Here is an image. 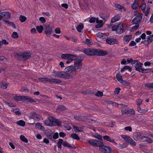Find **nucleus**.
Wrapping results in <instances>:
<instances>
[{
  "label": "nucleus",
  "instance_id": "53",
  "mask_svg": "<svg viewBox=\"0 0 153 153\" xmlns=\"http://www.w3.org/2000/svg\"><path fill=\"white\" fill-rule=\"evenodd\" d=\"M145 86L148 88H153V83H149L145 84Z\"/></svg>",
  "mask_w": 153,
  "mask_h": 153
},
{
  "label": "nucleus",
  "instance_id": "60",
  "mask_svg": "<svg viewBox=\"0 0 153 153\" xmlns=\"http://www.w3.org/2000/svg\"><path fill=\"white\" fill-rule=\"evenodd\" d=\"M143 102V100L140 99H138L137 101V104L138 106H140Z\"/></svg>",
  "mask_w": 153,
  "mask_h": 153
},
{
  "label": "nucleus",
  "instance_id": "14",
  "mask_svg": "<svg viewBox=\"0 0 153 153\" xmlns=\"http://www.w3.org/2000/svg\"><path fill=\"white\" fill-rule=\"evenodd\" d=\"M121 13H118L111 18V23H113L116 22L118 21L121 19Z\"/></svg>",
  "mask_w": 153,
  "mask_h": 153
},
{
  "label": "nucleus",
  "instance_id": "22",
  "mask_svg": "<svg viewBox=\"0 0 153 153\" xmlns=\"http://www.w3.org/2000/svg\"><path fill=\"white\" fill-rule=\"evenodd\" d=\"M142 136V134L140 132H135L133 134V138L135 140H137Z\"/></svg>",
  "mask_w": 153,
  "mask_h": 153
},
{
  "label": "nucleus",
  "instance_id": "28",
  "mask_svg": "<svg viewBox=\"0 0 153 153\" xmlns=\"http://www.w3.org/2000/svg\"><path fill=\"white\" fill-rule=\"evenodd\" d=\"M121 137L123 139L128 143L131 139V138L127 135H122Z\"/></svg>",
  "mask_w": 153,
  "mask_h": 153
},
{
  "label": "nucleus",
  "instance_id": "46",
  "mask_svg": "<svg viewBox=\"0 0 153 153\" xmlns=\"http://www.w3.org/2000/svg\"><path fill=\"white\" fill-rule=\"evenodd\" d=\"M146 39L147 41L149 43H151L153 41V38L151 35L147 36Z\"/></svg>",
  "mask_w": 153,
  "mask_h": 153
},
{
  "label": "nucleus",
  "instance_id": "5",
  "mask_svg": "<svg viewBox=\"0 0 153 153\" xmlns=\"http://www.w3.org/2000/svg\"><path fill=\"white\" fill-rule=\"evenodd\" d=\"M88 143L91 145L97 147H100L103 144V143L95 140L91 139L88 140Z\"/></svg>",
  "mask_w": 153,
  "mask_h": 153
},
{
  "label": "nucleus",
  "instance_id": "1",
  "mask_svg": "<svg viewBox=\"0 0 153 153\" xmlns=\"http://www.w3.org/2000/svg\"><path fill=\"white\" fill-rule=\"evenodd\" d=\"M31 54L30 53L23 52L16 54L15 57L19 60H26L29 58Z\"/></svg>",
  "mask_w": 153,
  "mask_h": 153
},
{
  "label": "nucleus",
  "instance_id": "57",
  "mask_svg": "<svg viewBox=\"0 0 153 153\" xmlns=\"http://www.w3.org/2000/svg\"><path fill=\"white\" fill-rule=\"evenodd\" d=\"M38 80L40 82L45 83V77L39 78L38 79Z\"/></svg>",
  "mask_w": 153,
  "mask_h": 153
},
{
  "label": "nucleus",
  "instance_id": "62",
  "mask_svg": "<svg viewBox=\"0 0 153 153\" xmlns=\"http://www.w3.org/2000/svg\"><path fill=\"white\" fill-rule=\"evenodd\" d=\"M94 137L100 140H102V136L99 134H95L94 135Z\"/></svg>",
  "mask_w": 153,
  "mask_h": 153
},
{
  "label": "nucleus",
  "instance_id": "51",
  "mask_svg": "<svg viewBox=\"0 0 153 153\" xmlns=\"http://www.w3.org/2000/svg\"><path fill=\"white\" fill-rule=\"evenodd\" d=\"M115 7L117 9L119 10L122 9L123 8H124V7L123 6H121L120 4H115Z\"/></svg>",
  "mask_w": 153,
  "mask_h": 153
},
{
  "label": "nucleus",
  "instance_id": "54",
  "mask_svg": "<svg viewBox=\"0 0 153 153\" xmlns=\"http://www.w3.org/2000/svg\"><path fill=\"white\" fill-rule=\"evenodd\" d=\"M12 36L15 39H16L19 37L18 35L17 32H13L12 34Z\"/></svg>",
  "mask_w": 153,
  "mask_h": 153
},
{
  "label": "nucleus",
  "instance_id": "40",
  "mask_svg": "<svg viewBox=\"0 0 153 153\" xmlns=\"http://www.w3.org/2000/svg\"><path fill=\"white\" fill-rule=\"evenodd\" d=\"M44 29L43 26L42 25L39 26H37L36 27V29L37 31L39 33H41L42 32Z\"/></svg>",
  "mask_w": 153,
  "mask_h": 153
},
{
  "label": "nucleus",
  "instance_id": "4",
  "mask_svg": "<svg viewBox=\"0 0 153 153\" xmlns=\"http://www.w3.org/2000/svg\"><path fill=\"white\" fill-rule=\"evenodd\" d=\"M96 51V49L86 48L83 50V52L88 56H95L97 54Z\"/></svg>",
  "mask_w": 153,
  "mask_h": 153
},
{
  "label": "nucleus",
  "instance_id": "9",
  "mask_svg": "<svg viewBox=\"0 0 153 153\" xmlns=\"http://www.w3.org/2000/svg\"><path fill=\"white\" fill-rule=\"evenodd\" d=\"M45 83L49 82L50 83H56L59 84L62 82V81L59 79H53L48 78L47 77H45Z\"/></svg>",
  "mask_w": 153,
  "mask_h": 153
},
{
  "label": "nucleus",
  "instance_id": "12",
  "mask_svg": "<svg viewBox=\"0 0 153 153\" xmlns=\"http://www.w3.org/2000/svg\"><path fill=\"white\" fill-rule=\"evenodd\" d=\"M106 42L110 45L114 44H117L119 43L118 41L116 39L113 38H108L106 40Z\"/></svg>",
  "mask_w": 153,
  "mask_h": 153
},
{
  "label": "nucleus",
  "instance_id": "36",
  "mask_svg": "<svg viewBox=\"0 0 153 153\" xmlns=\"http://www.w3.org/2000/svg\"><path fill=\"white\" fill-rule=\"evenodd\" d=\"M23 96H16L14 97V99L16 101H22Z\"/></svg>",
  "mask_w": 153,
  "mask_h": 153
},
{
  "label": "nucleus",
  "instance_id": "34",
  "mask_svg": "<svg viewBox=\"0 0 153 153\" xmlns=\"http://www.w3.org/2000/svg\"><path fill=\"white\" fill-rule=\"evenodd\" d=\"M137 110L139 112L142 113H145L148 111L147 109L141 108L140 106L137 107Z\"/></svg>",
  "mask_w": 153,
  "mask_h": 153
},
{
  "label": "nucleus",
  "instance_id": "15",
  "mask_svg": "<svg viewBox=\"0 0 153 153\" xmlns=\"http://www.w3.org/2000/svg\"><path fill=\"white\" fill-rule=\"evenodd\" d=\"M60 77L66 79H71L73 78V76L65 71H62V73H61Z\"/></svg>",
  "mask_w": 153,
  "mask_h": 153
},
{
  "label": "nucleus",
  "instance_id": "38",
  "mask_svg": "<svg viewBox=\"0 0 153 153\" xmlns=\"http://www.w3.org/2000/svg\"><path fill=\"white\" fill-rule=\"evenodd\" d=\"M66 109L65 106L62 105H59L57 108V109L60 111H64Z\"/></svg>",
  "mask_w": 153,
  "mask_h": 153
},
{
  "label": "nucleus",
  "instance_id": "11",
  "mask_svg": "<svg viewBox=\"0 0 153 153\" xmlns=\"http://www.w3.org/2000/svg\"><path fill=\"white\" fill-rule=\"evenodd\" d=\"M65 72L69 73V74L72 73L74 75L76 74V72L75 71L74 68V66H70L67 67L65 69Z\"/></svg>",
  "mask_w": 153,
  "mask_h": 153
},
{
  "label": "nucleus",
  "instance_id": "56",
  "mask_svg": "<svg viewBox=\"0 0 153 153\" xmlns=\"http://www.w3.org/2000/svg\"><path fill=\"white\" fill-rule=\"evenodd\" d=\"M59 137V134L58 133L56 132L52 136V138L53 139H56Z\"/></svg>",
  "mask_w": 153,
  "mask_h": 153
},
{
  "label": "nucleus",
  "instance_id": "41",
  "mask_svg": "<svg viewBox=\"0 0 153 153\" xmlns=\"http://www.w3.org/2000/svg\"><path fill=\"white\" fill-rule=\"evenodd\" d=\"M63 140L62 139H60L59 140V141L57 142V147L59 149H61L62 148V144Z\"/></svg>",
  "mask_w": 153,
  "mask_h": 153
},
{
  "label": "nucleus",
  "instance_id": "18",
  "mask_svg": "<svg viewBox=\"0 0 153 153\" xmlns=\"http://www.w3.org/2000/svg\"><path fill=\"white\" fill-rule=\"evenodd\" d=\"M96 56H104L108 54V52L105 51L96 49Z\"/></svg>",
  "mask_w": 153,
  "mask_h": 153
},
{
  "label": "nucleus",
  "instance_id": "23",
  "mask_svg": "<svg viewBox=\"0 0 153 153\" xmlns=\"http://www.w3.org/2000/svg\"><path fill=\"white\" fill-rule=\"evenodd\" d=\"M53 124L54 126H61L62 124V122L59 120L56 119L53 117Z\"/></svg>",
  "mask_w": 153,
  "mask_h": 153
},
{
  "label": "nucleus",
  "instance_id": "17",
  "mask_svg": "<svg viewBox=\"0 0 153 153\" xmlns=\"http://www.w3.org/2000/svg\"><path fill=\"white\" fill-rule=\"evenodd\" d=\"M123 25L120 23L117 25L116 33L118 34H121L123 32Z\"/></svg>",
  "mask_w": 153,
  "mask_h": 153
},
{
  "label": "nucleus",
  "instance_id": "58",
  "mask_svg": "<svg viewBox=\"0 0 153 153\" xmlns=\"http://www.w3.org/2000/svg\"><path fill=\"white\" fill-rule=\"evenodd\" d=\"M39 20L43 24L45 23L46 22L45 19L43 17H40Z\"/></svg>",
  "mask_w": 153,
  "mask_h": 153
},
{
  "label": "nucleus",
  "instance_id": "55",
  "mask_svg": "<svg viewBox=\"0 0 153 153\" xmlns=\"http://www.w3.org/2000/svg\"><path fill=\"white\" fill-rule=\"evenodd\" d=\"M120 88H117L115 89L114 93L116 94H118L120 92Z\"/></svg>",
  "mask_w": 153,
  "mask_h": 153
},
{
  "label": "nucleus",
  "instance_id": "25",
  "mask_svg": "<svg viewBox=\"0 0 153 153\" xmlns=\"http://www.w3.org/2000/svg\"><path fill=\"white\" fill-rule=\"evenodd\" d=\"M103 138L104 140H105L112 143H114L116 144H117V143L115 142V141L114 139H112L111 138L107 135H105L103 136Z\"/></svg>",
  "mask_w": 153,
  "mask_h": 153
},
{
  "label": "nucleus",
  "instance_id": "32",
  "mask_svg": "<svg viewBox=\"0 0 153 153\" xmlns=\"http://www.w3.org/2000/svg\"><path fill=\"white\" fill-rule=\"evenodd\" d=\"M83 117V118L84 120L83 121H85L91 123L92 122H93L94 123H95L96 122V121L92 119H88V117L87 116H84Z\"/></svg>",
  "mask_w": 153,
  "mask_h": 153
},
{
  "label": "nucleus",
  "instance_id": "33",
  "mask_svg": "<svg viewBox=\"0 0 153 153\" xmlns=\"http://www.w3.org/2000/svg\"><path fill=\"white\" fill-rule=\"evenodd\" d=\"M84 27V25L80 23L76 27V29L79 32H81V30Z\"/></svg>",
  "mask_w": 153,
  "mask_h": 153
},
{
  "label": "nucleus",
  "instance_id": "13",
  "mask_svg": "<svg viewBox=\"0 0 153 153\" xmlns=\"http://www.w3.org/2000/svg\"><path fill=\"white\" fill-rule=\"evenodd\" d=\"M30 118L36 120H39L40 119L42 116L41 115L36 114L35 112H33L30 114Z\"/></svg>",
  "mask_w": 153,
  "mask_h": 153
},
{
  "label": "nucleus",
  "instance_id": "61",
  "mask_svg": "<svg viewBox=\"0 0 153 153\" xmlns=\"http://www.w3.org/2000/svg\"><path fill=\"white\" fill-rule=\"evenodd\" d=\"M7 83H2L1 85V88L4 89H6L7 87Z\"/></svg>",
  "mask_w": 153,
  "mask_h": 153
},
{
  "label": "nucleus",
  "instance_id": "39",
  "mask_svg": "<svg viewBox=\"0 0 153 153\" xmlns=\"http://www.w3.org/2000/svg\"><path fill=\"white\" fill-rule=\"evenodd\" d=\"M116 78L117 80L120 82L123 79L122 76L120 74L117 73L116 75Z\"/></svg>",
  "mask_w": 153,
  "mask_h": 153
},
{
  "label": "nucleus",
  "instance_id": "21",
  "mask_svg": "<svg viewBox=\"0 0 153 153\" xmlns=\"http://www.w3.org/2000/svg\"><path fill=\"white\" fill-rule=\"evenodd\" d=\"M140 139L143 142H147L149 143H151L153 142L151 138L144 136H142L141 137Z\"/></svg>",
  "mask_w": 153,
  "mask_h": 153
},
{
  "label": "nucleus",
  "instance_id": "49",
  "mask_svg": "<svg viewBox=\"0 0 153 153\" xmlns=\"http://www.w3.org/2000/svg\"><path fill=\"white\" fill-rule=\"evenodd\" d=\"M152 70L151 69H143L142 70H141V72L143 73H148L150 72Z\"/></svg>",
  "mask_w": 153,
  "mask_h": 153
},
{
  "label": "nucleus",
  "instance_id": "52",
  "mask_svg": "<svg viewBox=\"0 0 153 153\" xmlns=\"http://www.w3.org/2000/svg\"><path fill=\"white\" fill-rule=\"evenodd\" d=\"M19 91H25L27 92V93H28L29 92L28 89L26 87H22L20 90Z\"/></svg>",
  "mask_w": 153,
  "mask_h": 153
},
{
  "label": "nucleus",
  "instance_id": "64",
  "mask_svg": "<svg viewBox=\"0 0 153 153\" xmlns=\"http://www.w3.org/2000/svg\"><path fill=\"white\" fill-rule=\"evenodd\" d=\"M129 143L134 146H135L136 145V142L134 141L133 140L132 138L130 140V141L129 142Z\"/></svg>",
  "mask_w": 153,
  "mask_h": 153
},
{
  "label": "nucleus",
  "instance_id": "7",
  "mask_svg": "<svg viewBox=\"0 0 153 153\" xmlns=\"http://www.w3.org/2000/svg\"><path fill=\"white\" fill-rule=\"evenodd\" d=\"M140 7L143 11V13H144L145 15L146 16H147L149 14L150 10L149 7L148 6L146 8V10H145L146 4L145 2H143L142 4Z\"/></svg>",
  "mask_w": 153,
  "mask_h": 153
},
{
  "label": "nucleus",
  "instance_id": "47",
  "mask_svg": "<svg viewBox=\"0 0 153 153\" xmlns=\"http://www.w3.org/2000/svg\"><path fill=\"white\" fill-rule=\"evenodd\" d=\"M20 138L21 140L27 143L28 142L27 139L23 135H21L20 136Z\"/></svg>",
  "mask_w": 153,
  "mask_h": 153
},
{
  "label": "nucleus",
  "instance_id": "44",
  "mask_svg": "<svg viewBox=\"0 0 153 153\" xmlns=\"http://www.w3.org/2000/svg\"><path fill=\"white\" fill-rule=\"evenodd\" d=\"M16 124L19 126H24L25 125V122L22 120H20L17 122Z\"/></svg>",
  "mask_w": 153,
  "mask_h": 153
},
{
  "label": "nucleus",
  "instance_id": "37",
  "mask_svg": "<svg viewBox=\"0 0 153 153\" xmlns=\"http://www.w3.org/2000/svg\"><path fill=\"white\" fill-rule=\"evenodd\" d=\"M36 126L38 128L42 131H44L45 129V128L42 126L41 124L39 123H37L36 124Z\"/></svg>",
  "mask_w": 153,
  "mask_h": 153
},
{
  "label": "nucleus",
  "instance_id": "3",
  "mask_svg": "<svg viewBox=\"0 0 153 153\" xmlns=\"http://www.w3.org/2000/svg\"><path fill=\"white\" fill-rule=\"evenodd\" d=\"M61 58L65 59H70L74 60L77 59V56L75 55L68 54H62L61 55Z\"/></svg>",
  "mask_w": 153,
  "mask_h": 153
},
{
  "label": "nucleus",
  "instance_id": "48",
  "mask_svg": "<svg viewBox=\"0 0 153 153\" xmlns=\"http://www.w3.org/2000/svg\"><path fill=\"white\" fill-rule=\"evenodd\" d=\"M83 117H81V116H76L74 117V118L78 120L79 121H83Z\"/></svg>",
  "mask_w": 153,
  "mask_h": 153
},
{
  "label": "nucleus",
  "instance_id": "31",
  "mask_svg": "<svg viewBox=\"0 0 153 153\" xmlns=\"http://www.w3.org/2000/svg\"><path fill=\"white\" fill-rule=\"evenodd\" d=\"M97 35L98 37L102 39H105L106 36L105 34L101 32H98Z\"/></svg>",
  "mask_w": 153,
  "mask_h": 153
},
{
  "label": "nucleus",
  "instance_id": "27",
  "mask_svg": "<svg viewBox=\"0 0 153 153\" xmlns=\"http://www.w3.org/2000/svg\"><path fill=\"white\" fill-rule=\"evenodd\" d=\"M3 21L5 22V23L7 25L10 26H12L13 28H15L16 26L12 22H10L8 20H3Z\"/></svg>",
  "mask_w": 153,
  "mask_h": 153
},
{
  "label": "nucleus",
  "instance_id": "29",
  "mask_svg": "<svg viewBox=\"0 0 153 153\" xmlns=\"http://www.w3.org/2000/svg\"><path fill=\"white\" fill-rule=\"evenodd\" d=\"M62 73V71H55L52 73V75L55 77H60L61 73Z\"/></svg>",
  "mask_w": 153,
  "mask_h": 153
},
{
  "label": "nucleus",
  "instance_id": "59",
  "mask_svg": "<svg viewBox=\"0 0 153 153\" xmlns=\"http://www.w3.org/2000/svg\"><path fill=\"white\" fill-rule=\"evenodd\" d=\"M95 95L97 96L101 97L103 95V93L102 92L98 91L95 94Z\"/></svg>",
  "mask_w": 153,
  "mask_h": 153
},
{
  "label": "nucleus",
  "instance_id": "35",
  "mask_svg": "<svg viewBox=\"0 0 153 153\" xmlns=\"http://www.w3.org/2000/svg\"><path fill=\"white\" fill-rule=\"evenodd\" d=\"M96 21L97 23L99 22L98 18L96 19L95 18L92 17L89 20V22L90 23H93L95 22Z\"/></svg>",
  "mask_w": 153,
  "mask_h": 153
},
{
  "label": "nucleus",
  "instance_id": "42",
  "mask_svg": "<svg viewBox=\"0 0 153 153\" xmlns=\"http://www.w3.org/2000/svg\"><path fill=\"white\" fill-rule=\"evenodd\" d=\"M73 128L76 132H78L82 131V128L80 127H78L75 126H73Z\"/></svg>",
  "mask_w": 153,
  "mask_h": 153
},
{
  "label": "nucleus",
  "instance_id": "19",
  "mask_svg": "<svg viewBox=\"0 0 153 153\" xmlns=\"http://www.w3.org/2000/svg\"><path fill=\"white\" fill-rule=\"evenodd\" d=\"M143 66V64L140 62H137L136 65L135 66V70L137 71L141 72V70L143 68L142 66Z\"/></svg>",
  "mask_w": 153,
  "mask_h": 153
},
{
  "label": "nucleus",
  "instance_id": "2",
  "mask_svg": "<svg viewBox=\"0 0 153 153\" xmlns=\"http://www.w3.org/2000/svg\"><path fill=\"white\" fill-rule=\"evenodd\" d=\"M74 62V71L76 72V70H80L82 67V62L83 60L82 59H77Z\"/></svg>",
  "mask_w": 153,
  "mask_h": 153
},
{
  "label": "nucleus",
  "instance_id": "63",
  "mask_svg": "<svg viewBox=\"0 0 153 153\" xmlns=\"http://www.w3.org/2000/svg\"><path fill=\"white\" fill-rule=\"evenodd\" d=\"M135 25L132 28V30H136L139 27V24H137Z\"/></svg>",
  "mask_w": 153,
  "mask_h": 153
},
{
  "label": "nucleus",
  "instance_id": "8",
  "mask_svg": "<svg viewBox=\"0 0 153 153\" xmlns=\"http://www.w3.org/2000/svg\"><path fill=\"white\" fill-rule=\"evenodd\" d=\"M143 14H141L137 15L132 21L131 23L133 25L139 24V23L142 19V15Z\"/></svg>",
  "mask_w": 153,
  "mask_h": 153
},
{
  "label": "nucleus",
  "instance_id": "20",
  "mask_svg": "<svg viewBox=\"0 0 153 153\" xmlns=\"http://www.w3.org/2000/svg\"><path fill=\"white\" fill-rule=\"evenodd\" d=\"M22 99L23 100H24L26 102H33L35 101L33 98L28 96H23Z\"/></svg>",
  "mask_w": 153,
  "mask_h": 153
},
{
  "label": "nucleus",
  "instance_id": "30",
  "mask_svg": "<svg viewBox=\"0 0 153 153\" xmlns=\"http://www.w3.org/2000/svg\"><path fill=\"white\" fill-rule=\"evenodd\" d=\"M138 6V0H135L134 3L132 4L131 7L134 10L137 8Z\"/></svg>",
  "mask_w": 153,
  "mask_h": 153
},
{
  "label": "nucleus",
  "instance_id": "6",
  "mask_svg": "<svg viewBox=\"0 0 153 153\" xmlns=\"http://www.w3.org/2000/svg\"><path fill=\"white\" fill-rule=\"evenodd\" d=\"M44 32L48 37H50L51 34L52 32V27L50 26L49 25H44Z\"/></svg>",
  "mask_w": 153,
  "mask_h": 153
},
{
  "label": "nucleus",
  "instance_id": "16",
  "mask_svg": "<svg viewBox=\"0 0 153 153\" xmlns=\"http://www.w3.org/2000/svg\"><path fill=\"white\" fill-rule=\"evenodd\" d=\"M53 132L50 129L46 130L45 131V134L47 137L50 140H53L52 135Z\"/></svg>",
  "mask_w": 153,
  "mask_h": 153
},
{
  "label": "nucleus",
  "instance_id": "43",
  "mask_svg": "<svg viewBox=\"0 0 153 153\" xmlns=\"http://www.w3.org/2000/svg\"><path fill=\"white\" fill-rule=\"evenodd\" d=\"M71 137L74 139L79 140L80 138L75 133H73L71 134Z\"/></svg>",
  "mask_w": 153,
  "mask_h": 153
},
{
  "label": "nucleus",
  "instance_id": "50",
  "mask_svg": "<svg viewBox=\"0 0 153 153\" xmlns=\"http://www.w3.org/2000/svg\"><path fill=\"white\" fill-rule=\"evenodd\" d=\"M120 82L122 85H126L127 86H129L130 84L128 82H127L126 80H123V79Z\"/></svg>",
  "mask_w": 153,
  "mask_h": 153
},
{
  "label": "nucleus",
  "instance_id": "45",
  "mask_svg": "<svg viewBox=\"0 0 153 153\" xmlns=\"http://www.w3.org/2000/svg\"><path fill=\"white\" fill-rule=\"evenodd\" d=\"M19 20L21 22H25L27 19V18L22 15H21L19 17Z\"/></svg>",
  "mask_w": 153,
  "mask_h": 153
},
{
  "label": "nucleus",
  "instance_id": "10",
  "mask_svg": "<svg viewBox=\"0 0 153 153\" xmlns=\"http://www.w3.org/2000/svg\"><path fill=\"white\" fill-rule=\"evenodd\" d=\"M53 117H49L48 119L45 120L44 121V123L45 125L49 126H54V125L53 124Z\"/></svg>",
  "mask_w": 153,
  "mask_h": 153
},
{
  "label": "nucleus",
  "instance_id": "26",
  "mask_svg": "<svg viewBox=\"0 0 153 153\" xmlns=\"http://www.w3.org/2000/svg\"><path fill=\"white\" fill-rule=\"evenodd\" d=\"M3 17L5 19H8L11 16V14L9 12L5 11L3 12Z\"/></svg>",
  "mask_w": 153,
  "mask_h": 153
},
{
  "label": "nucleus",
  "instance_id": "24",
  "mask_svg": "<svg viewBox=\"0 0 153 153\" xmlns=\"http://www.w3.org/2000/svg\"><path fill=\"white\" fill-rule=\"evenodd\" d=\"M132 37L131 35H126L124 36L123 39L124 42L125 43H128V42L131 39Z\"/></svg>",
  "mask_w": 153,
  "mask_h": 153
}]
</instances>
